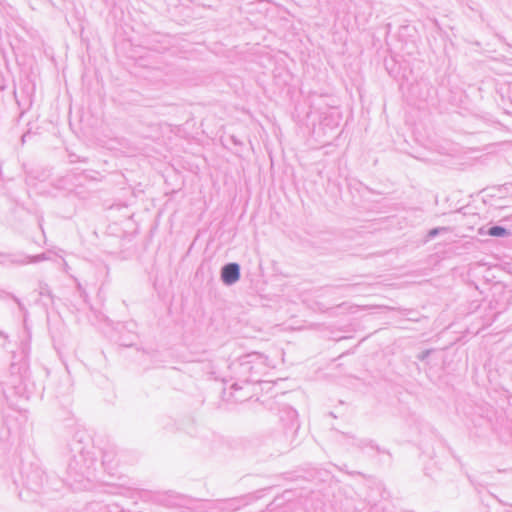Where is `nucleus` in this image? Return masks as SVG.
<instances>
[{
    "mask_svg": "<svg viewBox=\"0 0 512 512\" xmlns=\"http://www.w3.org/2000/svg\"><path fill=\"white\" fill-rule=\"evenodd\" d=\"M506 230L502 227L495 226L489 229V235L493 237H500L506 235Z\"/></svg>",
    "mask_w": 512,
    "mask_h": 512,
    "instance_id": "nucleus-2",
    "label": "nucleus"
},
{
    "mask_svg": "<svg viewBox=\"0 0 512 512\" xmlns=\"http://www.w3.org/2000/svg\"><path fill=\"white\" fill-rule=\"evenodd\" d=\"M221 277L224 283L230 285L238 281L240 269L238 264L230 263L223 267Z\"/></svg>",
    "mask_w": 512,
    "mask_h": 512,
    "instance_id": "nucleus-1",
    "label": "nucleus"
}]
</instances>
